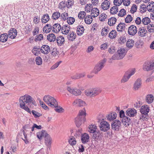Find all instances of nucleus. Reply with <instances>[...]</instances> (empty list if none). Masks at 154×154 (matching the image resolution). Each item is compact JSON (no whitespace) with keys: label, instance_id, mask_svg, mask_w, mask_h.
<instances>
[{"label":"nucleus","instance_id":"nucleus-1","mask_svg":"<svg viewBox=\"0 0 154 154\" xmlns=\"http://www.w3.org/2000/svg\"><path fill=\"white\" fill-rule=\"evenodd\" d=\"M19 101L20 108L30 114H31V110L27 106L31 107V104L35 106L37 105L34 99L28 94L20 97Z\"/></svg>","mask_w":154,"mask_h":154},{"label":"nucleus","instance_id":"nucleus-2","mask_svg":"<svg viewBox=\"0 0 154 154\" xmlns=\"http://www.w3.org/2000/svg\"><path fill=\"white\" fill-rule=\"evenodd\" d=\"M86 115L85 109L83 108L79 111V113L75 119V123L77 127H80L83 123L85 121V116Z\"/></svg>","mask_w":154,"mask_h":154},{"label":"nucleus","instance_id":"nucleus-3","mask_svg":"<svg viewBox=\"0 0 154 154\" xmlns=\"http://www.w3.org/2000/svg\"><path fill=\"white\" fill-rule=\"evenodd\" d=\"M43 100L49 106L51 107H56L57 106V102L53 97L49 95H45L43 97Z\"/></svg>","mask_w":154,"mask_h":154},{"label":"nucleus","instance_id":"nucleus-4","mask_svg":"<svg viewBox=\"0 0 154 154\" xmlns=\"http://www.w3.org/2000/svg\"><path fill=\"white\" fill-rule=\"evenodd\" d=\"M101 90L99 88H92L86 91L85 94L88 96L93 97L98 95L101 92Z\"/></svg>","mask_w":154,"mask_h":154},{"label":"nucleus","instance_id":"nucleus-5","mask_svg":"<svg viewBox=\"0 0 154 154\" xmlns=\"http://www.w3.org/2000/svg\"><path fill=\"white\" fill-rule=\"evenodd\" d=\"M106 61V59L104 58L103 60L98 63L95 66L93 70V72L97 74L104 67V65Z\"/></svg>","mask_w":154,"mask_h":154},{"label":"nucleus","instance_id":"nucleus-6","mask_svg":"<svg viewBox=\"0 0 154 154\" xmlns=\"http://www.w3.org/2000/svg\"><path fill=\"white\" fill-rule=\"evenodd\" d=\"M112 129L114 131H119L121 128V124L120 121L116 120L114 121L111 124Z\"/></svg>","mask_w":154,"mask_h":154},{"label":"nucleus","instance_id":"nucleus-7","mask_svg":"<svg viewBox=\"0 0 154 154\" xmlns=\"http://www.w3.org/2000/svg\"><path fill=\"white\" fill-rule=\"evenodd\" d=\"M135 69L134 68L132 69L129 73L127 72L121 80V82L124 83L128 81L131 77L135 73Z\"/></svg>","mask_w":154,"mask_h":154},{"label":"nucleus","instance_id":"nucleus-8","mask_svg":"<svg viewBox=\"0 0 154 154\" xmlns=\"http://www.w3.org/2000/svg\"><path fill=\"white\" fill-rule=\"evenodd\" d=\"M144 70L148 71L154 69V62L147 61L145 62L143 66Z\"/></svg>","mask_w":154,"mask_h":154},{"label":"nucleus","instance_id":"nucleus-9","mask_svg":"<svg viewBox=\"0 0 154 154\" xmlns=\"http://www.w3.org/2000/svg\"><path fill=\"white\" fill-rule=\"evenodd\" d=\"M100 130L104 132L109 130L110 128V125L106 121L101 122L99 125Z\"/></svg>","mask_w":154,"mask_h":154},{"label":"nucleus","instance_id":"nucleus-10","mask_svg":"<svg viewBox=\"0 0 154 154\" xmlns=\"http://www.w3.org/2000/svg\"><path fill=\"white\" fill-rule=\"evenodd\" d=\"M73 106H77L81 107L84 106L86 105V103L85 101L79 99H75L72 103Z\"/></svg>","mask_w":154,"mask_h":154},{"label":"nucleus","instance_id":"nucleus-11","mask_svg":"<svg viewBox=\"0 0 154 154\" xmlns=\"http://www.w3.org/2000/svg\"><path fill=\"white\" fill-rule=\"evenodd\" d=\"M137 31L136 27L133 25L130 26L128 28V32L129 35H134Z\"/></svg>","mask_w":154,"mask_h":154},{"label":"nucleus","instance_id":"nucleus-12","mask_svg":"<svg viewBox=\"0 0 154 154\" xmlns=\"http://www.w3.org/2000/svg\"><path fill=\"white\" fill-rule=\"evenodd\" d=\"M67 91L70 93L74 95L75 96H78L81 94V91L79 89L77 88L73 89L69 87L67 88Z\"/></svg>","mask_w":154,"mask_h":154},{"label":"nucleus","instance_id":"nucleus-13","mask_svg":"<svg viewBox=\"0 0 154 154\" xmlns=\"http://www.w3.org/2000/svg\"><path fill=\"white\" fill-rule=\"evenodd\" d=\"M93 134L92 137L94 140H100L103 137V133L99 130L97 131Z\"/></svg>","mask_w":154,"mask_h":154},{"label":"nucleus","instance_id":"nucleus-14","mask_svg":"<svg viewBox=\"0 0 154 154\" xmlns=\"http://www.w3.org/2000/svg\"><path fill=\"white\" fill-rule=\"evenodd\" d=\"M17 32L14 28H12L8 31V36L11 39L15 38L17 35Z\"/></svg>","mask_w":154,"mask_h":154},{"label":"nucleus","instance_id":"nucleus-15","mask_svg":"<svg viewBox=\"0 0 154 154\" xmlns=\"http://www.w3.org/2000/svg\"><path fill=\"white\" fill-rule=\"evenodd\" d=\"M136 113L137 111L133 108H128L126 112V115L130 117H133Z\"/></svg>","mask_w":154,"mask_h":154},{"label":"nucleus","instance_id":"nucleus-16","mask_svg":"<svg viewBox=\"0 0 154 154\" xmlns=\"http://www.w3.org/2000/svg\"><path fill=\"white\" fill-rule=\"evenodd\" d=\"M50 50V48L49 46L47 45H43L41 47L40 50L41 52L44 54H48Z\"/></svg>","mask_w":154,"mask_h":154},{"label":"nucleus","instance_id":"nucleus-17","mask_svg":"<svg viewBox=\"0 0 154 154\" xmlns=\"http://www.w3.org/2000/svg\"><path fill=\"white\" fill-rule=\"evenodd\" d=\"M149 110V107L147 105H144L142 106L140 110L141 114L144 115H147Z\"/></svg>","mask_w":154,"mask_h":154},{"label":"nucleus","instance_id":"nucleus-18","mask_svg":"<svg viewBox=\"0 0 154 154\" xmlns=\"http://www.w3.org/2000/svg\"><path fill=\"white\" fill-rule=\"evenodd\" d=\"M52 32L57 33L61 29V26L58 23L54 24L52 26Z\"/></svg>","mask_w":154,"mask_h":154},{"label":"nucleus","instance_id":"nucleus-19","mask_svg":"<svg viewBox=\"0 0 154 154\" xmlns=\"http://www.w3.org/2000/svg\"><path fill=\"white\" fill-rule=\"evenodd\" d=\"M70 26L68 25H64L61 28V31L63 34L67 35L70 31Z\"/></svg>","mask_w":154,"mask_h":154},{"label":"nucleus","instance_id":"nucleus-20","mask_svg":"<svg viewBox=\"0 0 154 154\" xmlns=\"http://www.w3.org/2000/svg\"><path fill=\"white\" fill-rule=\"evenodd\" d=\"M89 135L86 133L82 134L81 140L82 143L83 144L87 143L89 141Z\"/></svg>","mask_w":154,"mask_h":154},{"label":"nucleus","instance_id":"nucleus-21","mask_svg":"<svg viewBox=\"0 0 154 154\" xmlns=\"http://www.w3.org/2000/svg\"><path fill=\"white\" fill-rule=\"evenodd\" d=\"M141 84V80L140 79H138L134 84V89L135 91L138 90L140 88Z\"/></svg>","mask_w":154,"mask_h":154},{"label":"nucleus","instance_id":"nucleus-22","mask_svg":"<svg viewBox=\"0 0 154 154\" xmlns=\"http://www.w3.org/2000/svg\"><path fill=\"white\" fill-rule=\"evenodd\" d=\"M110 5V3L109 1H104L101 4V8L103 10H106L109 8Z\"/></svg>","mask_w":154,"mask_h":154},{"label":"nucleus","instance_id":"nucleus-23","mask_svg":"<svg viewBox=\"0 0 154 154\" xmlns=\"http://www.w3.org/2000/svg\"><path fill=\"white\" fill-rule=\"evenodd\" d=\"M45 143L48 146H50L51 143V138L50 136L48 134H45L44 137Z\"/></svg>","mask_w":154,"mask_h":154},{"label":"nucleus","instance_id":"nucleus-24","mask_svg":"<svg viewBox=\"0 0 154 154\" xmlns=\"http://www.w3.org/2000/svg\"><path fill=\"white\" fill-rule=\"evenodd\" d=\"M122 122L124 125L127 126L131 124V120L127 116L124 117V118L122 119Z\"/></svg>","mask_w":154,"mask_h":154},{"label":"nucleus","instance_id":"nucleus-25","mask_svg":"<svg viewBox=\"0 0 154 154\" xmlns=\"http://www.w3.org/2000/svg\"><path fill=\"white\" fill-rule=\"evenodd\" d=\"M117 52L120 59H122L126 54V50L124 48H121L117 51Z\"/></svg>","mask_w":154,"mask_h":154},{"label":"nucleus","instance_id":"nucleus-26","mask_svg":"<svg viewBox=\"0 0 154 154\" xmlns=\"http://www.w3.org/2000/svg\"><path fill=\"white\" fill-rule=\"evenodd\" d=\"M52 31V26L50 24H47L43 27V31L44 32L48 33L51 31Z\"/></svg>","mask_w":154,"mask_h":154},{"label":"nucleus","instance_id":"nucleus-27","mask_svg":"<svg viewBox=\"0 0 154 154\" xmlns=\"http://www.w3.org/2000/svg\"><path fill=\"white\" fill-rule=\"evenodd\" d=\"M146 32L147 31L146 29H145L143 27H140L138 29V35L141 37L145 36Z\"/></svg>","mask_w":154,"mask_h":154},{"label":"nucleus","instance_id":"nucleus-28","mask_svg":"<svg viewBox=\"0 0 154 154\" xmlns=\"http://www.w3.org/2000/svg\"><path fill=\"white\" fill-rule=\"evenodd\" d=\"M116 113L115 112H112L110 114H108L106 116V118L108 120L111 121L115 119L116 118Z\"/></svg>","mask_w":154,"mask_h":154},{"label":"nucleus","instance_id":"nucleus-29","mask_svg":"<svg viewBox=\"0 0 154 154\" xmlns=\"http://www.w3.org/2000/svg\"><path fill=\"white\" fill-rule=\"evenodd\" d=\"M99 14V11L97 8H94L91 10V15L92 17H96Z\"/></svg>","mask_w":154,"mask_h":154},{"label":"nucleus","instance_id":"nucleus-30","mask_svg":"<svg viewBox=\"0 0 154 154\" xmlns=\"http://www.w3.org/2000/svg\"><path fill=\"white\" fill-rule=\"evenodd\" d=\"M69 33V34L68 35V38L69 40L73 41L76 38V34L72 31H70Z\"/></svg>","mask_w":154,"mask_h":154},{"label":"nucleus","instance_id":"nucleus-31","mask_svg":"<svg viewBox=\"0 0 154 154\" xmlns=\"http://www.w3.org/2000/svg\"><path fill=\"white\" fill-rule=\"evenodd\" d=\"M50 17L49 15L47 14H44L41 18V22L42 23H45L49 20Z\"/></svg>","mask_w":154,"mask_h":154},{"label":"nucleus","instance_id":"nucleus-32","mask_svg":"<svg viewBox=\"0 0 154 154\" xmlns=\"http://www.w3.org/2000/svg\"><path fill=\"white\" fill-rule=\"evenodd\" d=\"M8 38V36L7 33H4L0 35V41L2 42H6Z\"/></svg>","mask_w":154,"mask_h":154},{"label":"nucleus","instance_id":"nucleus-33","mask_svg":"<svg viewBox=\"0 0 154 154\" xmlns=\"http://www.w3.org/2000/svg\"><path fill=\"white\" fill-rule=\"evenodd\" d=\"M56 39L58 45H61L63 44L65 41L64 38L62 36H59Z\"/></svg>","mask_w":154,"mask_h":154},{"label":"nucleus","instance_id":"nucleus-34","mask_svg":"<svg viewBox=\"0 0 154 154\" xmlns=\"http://www.w3.org/2000/svg\"><path fill=\"white\" fill-rule=\"evenodd\" d=\"M92 16L90 15H87L84 18L85 23L87 24H90L92 22Z\"/></svg>","mask_w":154,"mask_h":154},{"label":"nucleus","instance_id":"nucleus-35","mask_svg":"<svg viewBox=\"0 0 154 154\" xmlns=\"http://www.w3.org/2000/svg\"><path fill=\"white\" fill-rule=\"evenodd\" d=\"M84 29L83 26H77L76 33L79 35H82L83 33Z\"/></svg>","mask_w":154,"mask_h":154},{"label":"nucleus","instance_id":"nucleus-36","mask_svg":"<svg viewBox=\"0 0 154 154\" xmlns=\"http://www.w3.org/2000/svg\"><path fill=\"white\" fill-rule=\"evenodd\" d=\"M146 101L149 104L152 103L154 100V97L152 94L147 95L146 97Z\"/></svg>","mask_w":154,"mask_h":154},{"label":"nucleus","instance_id":"nucleus-37","mask_svg":"<svg viewBox=\"0 0 154 154\" xmlns=\"http://www.w3.org/2000/svg\"><path fill=\"white\" fill-rule=\"evenodd\" d=\"M149 5L147 7V8L148 11H154V2H149Z\"/></svg>","mask_w":154,"mask_h":154},{"label":"nucleus","instance_id":"nucleus-38","mask_svg":"<svg viewBox=\"0 0 154 154\" xmlns=\"http://www.w3.org/2000/svg\"><path fill=\"white\" fill-rule=\"evenodd\" d=\"M85 75V73L80 74H76L71 77L72 79H76L84 77Z\"/></svg>","mask_w":154,"mask_h":154},{"label":"nucleus","instance_id":"nucleus-39","mask_svg":"<svg viewBox=\"0 0 154 154\" xmlns=\"http://www.w3.org/2000/svg\"><path fill=\"white\" fill-rule=\"evenodd\" d=\"M47 39L51 42H54L55 41L56 38L54 34L51 33L49 34L47 37Z\"/></svg>","mask_w":154,"mask_h":154},{"label":"nucleus","instance_id":"nucleus-40","mask_svg":"<svg viewBox=\"0 0 154 154\" xmlns=\"http://www.w3.org/2000/svg\"><path fill=\"white\" fill-rule=\"evenodd\" d=\"M97 127L95 125L91 124L89 127L88 131L91 133H93L97 131Z\"/></svg>","mask_w":154,"mask_h":154},{"label":"nucleus","instance_id":"nucleus-41","mask_svg":"<svg viewBox=\"0 0 154 154\" xmlns=\"http://www.w3.org/2000/svg\"><path fill=\"white\" fill-rule=\"evenodd\" d=\"M134 42L132 39H129L126 43V45L127 47L129 48H131L134 45Z\"/></svg>","mask_w":154,"mask_h":154},{"label":"nucleus","instance_id":"nucleus-42","mask_svg":"<svg viewBox=\"0 0 154 154\" xmlns=\"http://www.w3.org/2000/svg\"><path fill=\"white\" fill-rule=\"evenodd\" d=\"M40 49L39 47H34L32 50V52L34 55L35 56H38L40 54L39 49Z\"/></svg>","mask_w":154,"mask_h":154},{"label":"nucleus","instance_id":"nucleus-43","mask_svg":"<svg viewBox=\"0 0 154 154\" xmlns=\"http://www.w3.org/2000/svg\"><path fill=\"white\" fill-rule=\"evenodd\" d=\"M46 133L45 131L42 130L41 131L37 133V136L39 139L41 140L42 137H44L45 134Z\"/></svg>","mask_w":154,"mask_h":154},{"label":"nucleus","instance_id":"nucleus-44","mask_svg":"<svg viewBox=\"0 0 154 154\" xmlns=\"http://www.w3.org/2000/svg\"><path fill=\"white\" fill-rule=\"evenodd\" d=\"M125 24L124 23H119L117 27V29L118 31L122 32L125 27Z\"/></svg>","mask_w":154,"mask_h":154},{"label":"nucleus","instance_id":"nucleus-45","mask_svg":"<svg viewBox=\"0 0 154 154\" xmlns=\"http://www.w3.org/2000/svg\"><path fill=\"white\" fill-rule=\"evenodd\" d=\"M116 19L115 17H111L108 20V24L110 26L114 24L116 21Z\"/></svg>","mask_w":154,"mask_h":154},{"label":"nucleus","instance_id":"nucleus-46","mask_svg":"<svg viewBox=\"0 0 154 154\" xmlns=\"http://www.w3.org/2000/svg\"><path fill=\"white\" fill-rule=\"evenodd\" d=\"M118 6H114L111 8L110 9V13L112 14H116L118 11Z\"/></svg>","mask_w":154,"mask_h":154},{"label":"nucleus","instance_id":"nucleus-47","mask_svg":"<svg viewBox=\"0 0 154 154\" xmlns=\"http://www.w3.org/2000/svg\"><path fill=\"white\" fill-rule=\"evenodd\" d=\"M93 7L92 4H87L85 8V11L87 12H90L93 9Z\"/></svg>","mask_w":154,"mask_h":154},{"label":"nucleus","instance_id":"nucleus-48","mask_svg":"<svg viewBox=\"0 0 154 154\" xmlns=\"http://www.w3.org/2000/svg\"><path fill=\"white\" fill-rule=\"evenodd\" d=\"M60 14L58 11L54 12L52 14V18L53 19L56 20L60 17Z\"/></svg>","mask_w":154,"mask_h":154},{"label":"nucleus","instance_id":"nucleus-49","mask_svg":"<svg viewBox=\"0 0 154 154\" xmlns=\"http://www.w3.org/2000/svg\"><path fill=\"white\" fill-rule=\"evenodd\" d=\"M117 32L115 30H112L109 34V37L111 39L115 38Z\"/></svg>","mask_w":154,"mask_h":154},{"label":"nucleus","instance_id":"nucleus-50","mask_svg":"<svg viewBox=\"0 0 154 154\" xmlns=\"http://www.w3.org/2000/svg\"><path fill=\"white\" fill-rule=\"evenodd\" d=\"M142 22L144 25H147L150 23V20L147 17H145L143 19Z\"/></svg>","mask_w":154,"mask_h":154},{"label":"nucleus","instance_id":"nucleus-51","mask_svg":"<svg viewBox=\"0 0 154 154\" xmlns=\"http://www.w3.org/2000/svg\"><path fill=\"white\" fill-rule=\"evenodd\" d=\"M69 143L71 145H75L76 143L75 138L73 136L71 137L69 140Z\"/></svg>","mask_w":154,"mask_h":154},{"label":"nucleus","instance_id":"nucleus-52","mask_svg":"<svg viewBox=\"0 0 154 154\" xmlns=\"http://www.w3.org/2000/svg\"><path fill=\"white\" fill-rule=\"evenodd\" d=\"M147 9L146 5L145 4H141L140 7V11L141 13L145 12Z\"/></svg>","mask_w":154,"mask_h":154},{"label":"nucleus","instance_id":"nucleus-53","mask_svg":"<svg viewBox=\"0 0 154 154\" xmlns=\"http://www.w3.org/2000/svg\"><path fill=\"white\" fill-rule=\"evenodd\" d=\"M148 31L149 32H154V24H150L147 26Z\"/></svg>","mask_w":154,"mask_h":154},{"label":"nucleus","instance_id":"nucleus-54","mask_svg":"<svg viewBox=\"0 0 154 154\" xmlns=\"http://www.w3.org/2000/svg\"><path fill=\"white\" fill-rule=\"evenodd\" d=\"M86 13L84 11H81L79 12L78 17L80 19H83L86 16Z\"/></svg>","mask_w":154,"mask_h":154},{"label":"nucleus","instance_id":"nucleus-55","mask_svg":"<svg viewBox=\"0 0 154 154\" xmlns=\"http://www.w3.org/2000/svg\"><path fill=\"white\" fill-rule=\"evenodd\" d=\"M143 44V42L140 40H138L135 44V46L137 48H140L142 47Z\"/></svg>","mask_w":154,"mask_h":154},{"label":"nucleus","instance_id":"nucleus-56","mask_svg":"<svg viewBox=\"0 0 154 154\" xmlns=\"http://www.w3.org/2000/svg\"><path fill=\"white\" fill-rule=\"evenodd\" d=\"M36 64L38 65H41L42 64V60L41 57H36L35 59Z\"/></svg>","mask_w":154,"mask_h":154},{"label":"nucleus","instance_id":"nucleus-57","mask_svg":"<svg viewBox=\"0 0 154 154\" xmlns=\"http://www.w3.org/2000/svg\"><path fill=\"white\" fill-rule=\"evenodd\" d=\"M73 4L74 2L73 0H68L66 3V6L68 8H72Z\"/></svg>","mask_w":154,"mask_h":154},{"label":"nucleus","instance_id":"nucleus-58","mask_svg":"<svg viewBox=\"0 0 154 154\" xmlns=\"http://www.w3.org/2000/svg\"><path fill=\"white\" fill-rule=\"evenodd\" d=\"M32 114L35 118L40 117L42 116V114L34 110H32L31 111Z\"/></svg>","mask_w":154,"mask_h":154},{"label":"nucleus","instance_id":"nucleus-59","mask_svg":"<svg viewBox=\"0 0 154 154\" xmlns=\"http://www.w3.org/2000/svg\"><path fill=\"white\" fill-rule=\"evenodd\" d=\"M67 20V21L69 24H72L75 21V19L73 17H68Z\"/></svg>","mask_w":154,"mask_h":154},{"label":"nucleus","instance_id":"nucleus-60","mask_svg":"<svg viewBox=\"0 0 154 154\" xmlns=\"http://www.w3.org/2000/svg\"><path fill=\"white\" fill-rule=\"evenodd\" d=\"M52 108H56L55 109V111L58 112H62L64 111V109L60 106H57L56 107H52Z\"/></svg>","mask_w":154,"mask_h":154},{"label":"nucleus","instance_id":"nucleus-61","mask_svg":"<svg viewBox=\"0 0 154 154\" xmlns=\"http://www.w3.org/2000/svg\"><path fill=\"white\" fill-rule=\"evenodd\" d=\"M126 14V11L124 9H121L118 13V15L119 17H123Z\"/></svg>","mask_w":154,"mask_h":154},{"label":"nucleus","instance_id":"nucleus-62","mask_svg":"<svg viewBox=\"0 0 154 154\" xmlns=\"http://www.w3.org/2000/svg\"><path fill=\"white\" fill-rule=\"evenodd\" d=\"M109 29L107 28H103L102 30V32L101 34L102 35H106L108 34L109 32Z\"/></svg>","mask_w":154,"mask_h":154},{"label":"nucleus","instance_id":"nucleus-63","mask_svg":"<svg viewBox=\"0 0 154 154\" xmlns=\"http://www.w3.org/2000/svg\"><path fill=\"white\" fill-rule=\"evenodd\" d=\"M133 20V18L130 15H128L125 18V23H130Z\"/></svg>","mask_w":154,"mask_h":154},{"label":"nucleus","instance_id":"nucleus-64","mask_svg":"<svg viewBox=\"0 0 154 154\" xmlns=\"http://www.w3.org/2000/svg\"><path fill=\"white\" fill-rule=\"evenodd\" d=\"M137 7L136 5L133 4L131 7L130 11L131 13L134 14L137 11Z\"/></svg>","mask_w":154,"mask_h":154}]
</instances>
